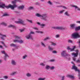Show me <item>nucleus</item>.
I'll list each match as a JSON object with an SVG mask.
<instances>
[{
    "mask_svg": "<svg viewBox=\"0 0 80 80\" xmlns=\"http://www.w3.org/2000/svg\"><path fill=\"white\" fill-rule=\"evenodd\" d=\"M17 5L16 4H14L13 5H12L9 4L8 6H5V4H2L1 5H0V8H10L12 10H13L15 8L17 7Z\"/></svg>",
    "mask_w": 80,
    "mask_h": 80,
    "instance_id": "nucleus-1",
    "label": "nucleus"
},
{
    "mask_svg": "<svg viewBox=\"0 0 80 80\" xmlns=\"http://www.w3.org/2000/svg\"><path fill=\"white\" fill-rule=\"evenodd\" d=\"M36 17H42V19L45 21L47 20V19L48 18L47 17V14L46 13L41 15L38 13H37L36 14Z\"/></svg>",
    "mask_w": 80,
    "mask_h": 80,
    "instance_id": "nucleus-2",
    "label": "nucleus"
},
{
    "mask_svg": "<svg viewBox=\"0 0 80 80\" xmlns=\"http://www.w3.org/2000/svg\"><path fill=\"white\" fill-rule=\"evenodd\" d=\"M15 38L17 39H15L13 40V42L14 43H16V42H18V43H23V41L22 40H19L20 39V37H18L17 36H14Z\"/></svg>",
    "mask_w": 80,
    "mask_h": 80,
    "instance_id": "nucleus-3",
    "label": "nucleus"
},
{
    "mask_svg": "<svg viewBox=\"0 0 80 80\" xmlns=\"http://www.w3.org/2000/svg\"><path fill=\"white\" fill-rule=\"evenodd\" d=\"M71 37L73 38H80V36L78 32H74L72 34Z\"/></svg>",
    "mask_w": 80,
    "mask_h": 80,
    "instance_id": "nucleus-4",
    "label": "nucleus"
},
{
    "mask_svg": "<svg viewBox=\"0 0 80 80\" xmlns=\"http://www.w3.org/2000/svg\"><path fill=\"white\" fill-rule=\"evenodd\" d=\"M72 69H74L76 71V72H78V77L79 78V79H80V70L79 69H77V67H76L75 66V64H74L73 66H72Z\"/></svg>",
    "mask_w": 80,
    "mask_h": 80,
    "instance_id": "nucleus-5",
    "label": "nucleus"
},
{
    "mask_svg": "<svg viewBox=\"0 0 80 80\" xmlns=\"http://www.w3.org/2000/svg\"><path fill=\"white\" fill-rule=\"evenodd\" d=\"M35 33L31 31L30 33L26 36L25 37L27 39H30L32 38V34H34Z\"/></svg>",
    "mask_w": 80,
    "mask_h": 80,
    "instance_id": "nucleus-6",
    "label": "nucleus"
},
{
    "mask_svg": "<svg viewBox=\"0 0 80 80\" xmlns=\"http://www.w3.org/2000/svg\"><path fill=\"white\" fill-rule=\"evenodd\" d=\"M67 51L66 50H64L62 51L61 53V55L64 57H66L67 56H70V55L68 54H66Z\"/></svg>",
    "mask_w": 80,
    "mask_h": 80,
    "instance_id": "nucleus-7",
    "label": "nucleus"
},
{
    "mask_svg": "<svg viewBox=\"0 0 80 80\" xmlns=\"http://www.w3.org/2000/svg\"><path fill=\"white\" fill-rule=\"evenodd\" d=\"M76 53H75L74 52L72 53V56H73L74 57H77L78 56V50H77L76 51Z\"/></svg>",
    "mask_w": 80,
    "mask_h": 80,
    "instance_id": "nucleus-8",
    "label": "nucleus"
},
{
    "mask_svg": "<svg viewBox=\"0 0 80 80\" xmlns=\"http://www.w3.org/2000/svg\"><path fill=\"white\" fill-rule=\"evenodd\" d=\"M71 6L72 7L74 8L76 10H77L78 11H80V8H79L77 6L72 5Z\"/></svg>",
    "mask_w": 80,
    "mask_h": 80,
    "instance_id": "nucleus-9",
    "label": "nucleus"
},
{
    "mask_svg": "<svg viewBox=\"0 0 80 80\" xmlns=\"http://www.w3.org/2000/svg\"><path fill=\"white\" fill-rule=\"evenodd\" d=\"M16 23H23V21L22 19H19L18 21H16L15 22Z\"/></svg>",
    "mask_w": 80,
    "mask_h": 80,
    "instance_id": "nucleus-10",
    "label": "nucleus"
},
{
    "mask_svg": "<svg viewBox=\"0 0 80 80\" xmlns=\"http://www.w3.org/2000/svg\"><path fill=\"white\" fill-rule=\"evenodd\" d=\"M37 23L39 25H40L41 27V28H44L45 27V24H40V22H38Z\"/></svg>",
    "mask_w": 80,
    "mask_h": 80,
    "instance_id": "nucleus-11",
    "label": "nucleus"
},
{
    "mask_svg": "<svg viewBox=\"0 0 80 80\" xmlns=\"http://www.w3.org/2000/svg\"><path fill=\"white\" fill-rule=\"evenodd\" d=\"M66 77L68 78H72V79H74V78H75L74 76L70 74L67 75Z\"/></svg>",
    "mask_w": 80,
    "mask_h": 80,
    "instance_id": "nucleus-12",
    "label": "nucleus"
},
{
    "mask_svg": "<svg viewBox=\"0 0 80 80\" xmlns=\"http://www.w3.org/2000/svg\"><path fill=\"white\" fill-rule=\"evenodd\" d=\"M75 24H72L70 25V28L71 29H73L75 28Z\"/></svg>",
    "mask_w": 80,
    "mask_h": 80,
    "instance_id": "nucleus-13",
    "label": "nucleus"
},
{
    "mask_svg": "<svg viewBox=\"0 0 80 80\" xmlns=\"http://www.w3.org/2000/svg\"><path fill=\"white\" fill-rule=\"evenodd\" d=\"M0 35H1L2 36L1 38L2 39V40H4V38L6 37V35L2 34L1 32H0Z\"/></svg>",
    "mask_w": 80,
    "mask_h": 80,
    "instance_id": "nucleus-14",
    "label": "nucleus"
},
{
    "mask_svg": "<svg viewBox=\"0 0 80 80\" xmlns=\"http://www.w3.org/2000/svg\"><path fill=\"white\" fill-rule=\"evenodd\" d=\"M1 52L2 53H3V54H4L5 55V57H8V55H7V54L5 52V51H1Z\"/></svg>",
    "mask_w": 80,
    "mask_h": 80,
    "instance_id": "nucleus-15",
    "label": "nucleus"
},
{
    "mask_svg": "<svg viewBox=\"0 0 80 80\" xmlns=\"http://www.w3.org/2000/svg\"><path fill=\"white\" fill-rule=\"evenodd\" d=\"M17 2H21V1H20L19 0H14V1H12V3L13 4H15Z\"/></svg>",
    "mask_w": 80,
    "mask_h": 80,
    "instance_id": "nucleus-16",
    "label": "nucleus"
},
{
    "mask_svg": "<svg viewBox=\"0 0 80 80\" xmlns=\"http://www.w3.org/2000/svg\"><path fill=\"white\" fill-rule=\"evenodd\" d=\"M56 29L57 30L63 29V27H56Z\"/></svg>",
    "mask_w": 80,
    "mask_h": 80,
    "instance_id": "nucleus-17",
    "label": "nucleus"
},
{
    "mask_svg": "<svg viewBox=\"0 0 80 80\" xmlns=\"http://www.w3.org/2000/svg\"><path fill=\"white\" fill-rule=\"evenodd\" d=\"M32 74L30 73H27L26 74V76L28 77H31Z\"/></svg>",
    "mask_w": 80,
    "mask_h": 80,
    "instance_id": "nucleus-18",
    "label": "nucleus"
},
{
    "mask_svg": "<svg viewBox=\"0 0 80 80\" xmlns=\"http://www.w3.org/2000/svg\"><path fill=\"white\" fill-rule=\"evenodd\" d=\"M48 49L49 50V51H52V50H53V48L51 47L50 46H48Z\"/></svg>",
    "mask_w": 80,
    "mask_h": 80,
    "instance_id": "nucleus-19",
    "label": "nucleus"
},
{
    "mask_svg": "<svg viewBox=\"0 0 80 80\" xmlns=\"http://www.w3.org/2000/svg\"><path fill=\"white\" fill-rule=\"evenodd\" d=\"M0 25H3L4 26H7V23H5V22H2L0 23Z\"/></svg>",
    "mask_w": 80,
    "mask_h": 80,
    "instance_id": "nucleus-20",
    "label": "nucleus"
},
{
    "mask_svg": "<svg viewBox=\"0 0 80 80\" xmlns=\"http://www.w3.org/2000/svg\"><path fill=\"white\" fill-rule=\"evenodd\" d=\"M24 8V5H22L18 7V8L19 9H23V8Z\"/></svg>",
    "mask_w": 80,
    "mask_h": 80,
    "instance_id": "nucleus-21",
    "label": "nucleus"
},
{
    "mask_svg": "<svg viewBox=\"0 0 80 80\" xmlns=\"http://www.w3.org/2000/svg\"><path fill=\"white\" fill-rule=\"evenodd\" d=\"M80 29V26L76 27L75 28V30L76 31H77L78 30H79Z\"/></svg>",
    "mask_w": 80,
    "mask_h": 80,
    "instance_id": "nucleus-22",
    "label": "nucleus"
},
{
    "mask_svg": "<svg viewBox=\"0 0 80 80\" xmlns=\"http://www.w3.org/2000/svg\"><path fill=\"white\" fill-rule=\"evenodd\" d=\"M64 15L66 16H68V17H69L70 16V14H68V12L67 11H66L65 12Z\"/></svg>",
    "mask_w": 80,
    "mask_h": 80,
    "instance_id": "nucleus-23",
    "label": "nucleus"
},
{
    "mask_svg": "<svg viewBox=\"0 0 80 80\" xmlns=\"http://www.w3.org/2000/svg\"><path fill=\"white\" fill-rule=\"evenodd\" d=\"M73 48H72L71 50V52H73L74 51L75 49L76 48V46H73L72 47Z\"/></svg>",
    "mask_w": 80,
    "mask_h": 80,
    "instance_id": "nucleus-24",
    "label": "nucleus"
},
{
    "mask_svg": "<svg viewBox=\"0 0 80 80\" xmlns=\"http://www.w3.org/2000/svg\"><path fill=\"white\" fill-rule=\"evenodd\" d=\"M10 47H16V45L13 43L10 44Z\"/></svg>",
    "mask_w": 80,
    "mask_h": 80,
    "instance_id": "nucleus-25",
    "label": "nucleus"
},
{
    "mask_svg": "<svg viewBox=\"0 0 80 80\" xmlns=\"http://www.w3.org/2000/svg\"><path fill=\"white\" fill-rule=\"evenodd\" d=\"M45 80V78H38V80Z\"/></svg>",
    "mask_w": 80,
    "mask_h": 80,
    "instance_id": "nucleus-26",
    "label": "nucleus"
},
{
    "mask_svg": "<svg viewBox=\"0 0 80 80\" xmlns=\"http://www.w3.org/2000/svg\"><path fill=\"white\" fill-rule=\"evenodd\" d=\"M8 27H10V28L12 27V28H15V26L12 25V24H10L8 26Z\"/></svg>",
    "mask_w": 80,
    "mask_h": 80,
    "instance_id": "nucleus-27",
    "label": "nucleus"
},
{
    "mask_svg": "<svg viewBox=\"0 0 80 80\" xmlns=\"http://www.w3.org/2000/svg\"><path fill=\"white\" fill-rule=\"evenodd\" d=\"M68 43H72L73 41L69 39L68 40Z\"/></svg>",
    "mask_w": 80,
    "mask_h": 80,
    "instance_id": "nucleus-28",
    "label": "nucleus"
},
{
    "mask_svg": "<svg viewBox=\"0 0 80 80\" xmlns=\"http://www.w3.org/2000/svg\"><path fill=\"white\" fill-rule=\"evenodd\" d=\"M40 65H41V66H42V67H44V66L45 65V64L43 62H41L40 63Z\"/></svg>",
    "mask_w": 80,
    "mask_h": 80,
    "instance_id": "nucleus-29",
    "label": "nucleus"
},
{
    "mask_svg": "<svg viewBox=\"0 0 80 80\" xmlns=\"http://www.w3.org/2000/svg\"><path fill=\"white\" fill-rule=\"evenodd\" d=\"M58 7H62V8H64V9H67V7H65V6H58Z\"/></svg>",
    "mask_w": 80,
    "mask_h": 80,
    "instance_id": "nucleus-30",
    "label": "nucleus"
},
{
    "mask_svg": "<svg viewBox=\"0 0 80 80\" xmlns=\"http://www.w3.org/2000/svg\"><path fill=\"white\" fill-rule=\"evenodd\" d=\"M36 32V33H43V32L39 31H37Z\"/></svg>",
    "mask_w": 80,
    "mask_h": 80,
    "instance_id": "nucleus-31",
    "label": "nucleus"
},
{
    "mask_svg": "<svg viewBox=\"0 0 80 80\" xmlns=\"http://www.w3.org/2000/svg\"><path fill=\"white\" fill-rule=\"evenodd\" d=\"M12 65H15L16 64V62L15 61L12 60Z\"/></svg>",
    "mask_w": 80,
    "mask_h": 80,
    "instance_id": "nucleus-32",
    "label": "nucleus"
},
{
    "mask_svg": "<svg viewBox=\"0 0 80 80\" xmlns=\"http://www.w3.org/2000/svg\"><path fill=\"white\" fill-rule=\"evenodd\" d=\"M50 66L47 65L46 66L45 68L47 70H48L49 68H50Z\"/></svg>",
    "mask_w": 80,
    "mask_h": 80,
    "instance_id": "nucleus-33",
    "label": "nucleus"
},
{
    "mask_svg": "<svg viewBox=\"0 0 80 80\" xmlns=\"http://www.w3.org/2000/svg\"><path fill=\"white\" fill-rule=\"evenodd\" d=\"M50 69L51 70H54L55 69V67L54 66H52L50 67Z\"/></svg>",
    "mask_w": 80,
    "mask_h": 80,
    "instance_id": "nucleus-34",
    "label": "nucleus"
},
{
    "mask_svg": "<svg viewBox=\"0 0 80 80\" xmlns=\"http://www.w3.org/2000/svg\"><path fill=\"white\" fill-rule=\"evenodd\" d=\"M48 39H50V38H49V37H47L43 39V41H46V40H48Z\"/></svg>",
    "mask_w": 80,
    "mask_h": 80,
    "instance_id": "nucleus-35",
    "label": "nucleus"
},
{
    "mask_svg": "<svg viewBox=\"0 0 80 80\" xmlns=\"http://www.w3.org/2000/svg\"><path fill=\"white\" fill-rule=\"evenodd\" d=\"M51 45H53V46H55L56 45V43L53 42H51Z\"/></svg>",
    "mask_w": 80,
    "mask_h": 80,
    "instance_id": "nucleus-36",
    "label": "nucleus"
},
{
    "mask_svg": "<svg viewBox=\"0 0 80 80\" xmlns=\"http://www.w3.org/2000/svg\"><path fill=\"white\" fill-rule=\"evenodd\" d=\"M71 49H71V48H70V46H68V47H67V50H70V52H71Z\"/></svg>",
    "mask_w": 80,
    "mask_h": 80,
    "instance_id": "nucleus-37",
    "label": "nucleus"
},
{
    "mask_svg": "<svg viewBox=\"0 0 80 80\" xmlns=\"http://www.w3.org/2000/svg\"><path fill=\"white\" fill-rule=\"evenodd\" d=\"M27 57V55H25L24 56H23L22 58L23 59H25Z\"/></svg>",
    "mask_w": 80,
    "mask_h": 80,
    "instance_id": "nucleus-38",
    "label": "nucleus"
},
{
    "mask_svg": "<svg viewBox=\"0 0 80 80\" xmlns=\"http://www.w3.org/2000/svg\"><path fill=\"white\" fill-rule=\"evenodd\" d=\"M16 73H17V72H14L12 73L11 75H15V74Z\"/></svg>",
    "mask_w": 80,
    "mask_h": 80,
    "instance_id": "nucleus-39",
    "label": "nucleus"
},
{
    "mask_svg": "<svg viewBox=\"0 0 80 80\" xmlns=\"http://www.w3.org/2000/svg\"><path fill=\"white\" fill-rule=\"evenodd\" d=\"M3 78H4V79H7L8 77L7 76H4L3 77Z\"/></svg>",
    "mask_w": 80,
    "mask_h": 80,
    "instance_id": "nucleus-40",
    "label": "nucleus"
},
{
    "mask_svg": "<svg viewBox=\"0 0 80 80\" xmlns=\"http://www.w3.org/2000/svg\"><path fill=\"white\" fill-rule=\"evenodd\" d=\"M27 21L30 22V23H32V21L31 20H29L28 19H27Z\"/></svg>",
    "mask_w": 80,
    "mask_h": 80,
    "instance_id": "nucleus-41",
    "label": "nucleus"
},
{
    "mask_svg": "<svg viewBox=\"0 0 80 80\" xmlns=\"http://www.w3.org/2000/svg\"><path fill=\"white\" fill-rule=\"evenodd\" d=\"M29 10H32V9H33V7H29L28 8Z\"/></svg>",
    "mask_w": 80,
    "mask_h": 80,
    "instance_id": "nucleus-42",
    "label": "nucleus"
},
{
    "mask_svg": "<svg viewBox=\"0 0 80 80\" xmlns=\"http://www.w3.org/2000/svg\"><path fill=\"white\" fill-rule=\"evenodd\" d=\"M64 11H65V10H62L61 11H59V13H63V12H64Z\"/></svg>",
    "mask_w": 80,
    "mask_h": 80,
    "instance_id": "nucleus-43",
    "label": "nucleus"
},
{
    "mask_svg": "<svg viewBox=\"0 0 80 80\" xmlns=\"http://www.w3.org/2000/svg\"><path fill=\"white\" fill-rule=\"evenodd\" d=\"M76 62L77 63H80V59H78V60H77L76 61Z\"/></svg>",
    "mask_w": 80,
    "mask_h": 80,
    "instance_id": "nucleus-44",
    "label": "nucleus"
},
{
    "mask_svg": "<svg viewBox=\"0 0 80 80\" xmlns=\"http://www.w3.org/2000/svg\"><path fill=\"white\" fill-rule=\"evenodd\" d=\"M41 45H42V46H43V47H45V44H44V43H43L42 42H41Z\"/></svg>",
    "mask_w": 80,
    "mask_h": 80,
    "instance_id": "nucleus-45",
    "label": "nucleus"
},
{
    "mask_svg": "<svg viewBox=\"0 0 80 80\" xmlns=\"http://www.w3.org/2000/svg\"><path fill=\"white\" fill-rule=\"evenodd\" d=\"M55 37H56V38H59V37H60V35L58 34H57L56 35Z\"/></svg>",
    "mask_w": 80,
    "mask_h": 80,
    "instance_id": "nucleus-46",
    "label": "nucleus"
},
{
    "mask_svg": "<svg viewBox=\"0 0 80 80\" xmlns=\"http://www.w3.org/2000/svg\"><path fill=\"white\" fill-rule=\"evenodd\" d=\"M1 43H2V44H3L4 46L5 47H7V46L5 45L3 42H2Z\"/></svg>",
    "mask_w": 80,
    "mask_h": 80,
    "instance_id": "nucleus-47",
    "label": "nucleus"
},
{
    "mask_svg": "<svg viewBox=\"0 0 80 80\" xmlns=\"http://www.w3.org/2000/svg\"><path fill=\"white\" fill-rule=\"evenodd\" d=\"M33 29H34V30H38V29L36 27L33 28Z\"/></svg>",
    "mask_w": 80,
    "mask_h": 80,
    "instance_id": "nucleus-48",
    "label": "nucleus"
},
{
    "mask_svg": "<svg viewBox=\"0 0 80 80\" xmlns=\"http://www.w3.org/2000/svg\"><path fill=\"white\" fill-rule=\"evenodd\" d=\"M48 4H49V5H52V2H51L49 1L48 2Z\"/></svg>",
    "mask_w": 80,
    "mask_h": 80,
    "instance_id": "nucleus-49",
    "label": "nucleus"
},
{
    "mask_svg": "<svg viewBox=\"0 0 80 80\" xmlns=\"http://www.w3.org/2000/svg\"><path fill=\"white\" fill-rule=\"evenodd\" d=\"M53 53H57V52L56 51H52Z\"/></svg>",
    "mask_w": 80,
    "mask_h": 80,
    "instance_id": "nucleus-50",
    "label": "nucleus"
},
{
    "mask_svg": "<svg viewBox=\"0 0 80 80\" xmlns=\"http://www.w3.org/2000/svg\"><path fill=\"white\" fill-rule=\"evenodd\" d=\"M77 43L78 44L79 47H80V40H79V42H78Z\"/></svg>",
    "mask_w": 80,
    "mask_h": 80,
    "instance_id": "nucleus-51",
    "label": "nucleus"
},
{
    "mask_svg": "<svg viewBox=\"0 0 80 80\" xmlns=\"http://www.w3.org/2000/svg\"><path fill=\"white\" fill-rule=\"evenodd\" d=\"M73 61H75V60H76V58L74 57L73 58Z\"/></svg>",
    "mask_w": 80,
    "mask_h": 80,
    "instance_id": "nucleus-52",
    "label": "nucleus"
},
{
    "mask_svg": "<svg viewBox=\"0 0 80 80\" xmlns=\"http://www.w3.org/2000/svg\"><path fill=\"white\" fill-rule=\"evenodd\" d=\"M52 28H53V29H56V27H55V26L52 27Z\"/></svg>",
    "mask_w": 80,
    "mask_h": 80,
    "instance_id": "nucleus-53",
    "label": "nucleus"
},
{
    "mask_svg": "<svg viewBox=\"0 0 80 80\" xmlns=\"http://www.w3.org/2000/svg\"><path fill=\"white\" fill-rule=\"evenodd\" d=\"M64 78H65V76H63L62 77V80H64Z\"/></svg>",
    "mask_w": 80,
    "mask_h": 80,
    "instance_id": "nucleus-54",
    "label": "nucleus"
},
{
    "mask_svg": "<svg viewBox=\"0 0 80 80\" xmlns=\"http://www.w3.org/2000/svg\"><path fill=\"white\" fill-rule=\"evenodd\" d=\"M20 31L21 32H23V31H24V29H20Z\"/></svg>",
    "mask_w": 80,
    "mask_h": 80,
    "instance_id": "nucleus-55",
    "label": "nucleus"
},
{
    "mask_svg": "<svg viewBox=\"0 0 80 80\" xmlns=\"http://www.w3.org/2000/svg\"><path fill=\"white\" fill-rule=\"evenodd\" d=\"M50 62H55L54 59H52L50 60Z\"/></svg>",
    "mask_w": 80,
    "mask_h": 80,
    "instance_id": "nucleus-56",
    "label": "nucleus"
},
{
    "mask_svg": "<svg viewBox=\"0 0 80 80\" xmlns=\"http://www.w3.org/2000/svg\"><path fill=\"white\" fill-rule=\"evenodd\" d=\"M76 23H80V21H77Z\"/></svg>",
    "mask_w": 80,
    "mask_h": 80,
    "instance_id": "nucleus-57",
    "label": "nucleus"
},
{
    "mask_svg": "<svg viewBox=\"0 0 80 80\" xmlns=\"http://www.w3.org/2000/svg\"><path fill=\"white\" fill-rule=\"evenodd\" d=\"M8 16V14H4V16Z\"/></svg>",
    "mask_w": 80,
    "mask_h": 80,
    "instance_id": "nucleus-58",
    "label": "nucleus"
},
{
    "mask_svg": "<svg viewBox=\"0 0 80 80\" xmlns=\"http://www.w3.org/2000/svg\"><path fill=\"white\" fill-rule=\"evenodd\" d=\"M0 48H3V46H2L0 45Z\"/></svg>",
    "mask_w": 80,
    "mask_h": 80,
    "instance_id": "nucleus-59",
    "label": "nucleus"
},
{
    "mask_svg": "<svg viewBox=\"0 0 80 80\" xmlns=\"http://www.w3.org/2000/svg\"><path fill=\"white\" fill-rule=\"evenodd\" d=\"M2 62V60L0 59V63H1V62Z\"/></svg>",
    "mask_w": 80,
    "mask_h": 80,
    "instance_id": "nucleus-60",
    "label": "nucleus"
},
{
    "mask_svg": "<svg viewBox=\"0 0 80 80\" xmlns=\"http://www.w3.org/2000/svg\"><path fill=\"white\" fill-rule=\"evenodd\" d=\"M41 1H42V2H43L44 1V0H40Z\"/></svg>",
    "mask_w": 80,
    "mask_h": 80,
    "instance_id": "nucleus-61",
    "label": "nucleus"
},
{
    "mask_svg": "<svg viewBox=\"0 0 80 80\" xmlns=\"http://www.w3.org/2000/svg\"><path fill=\"white\" fill-rule=\"evenodd\" d=\"M12 50L13 51H14V50H15V49H12Z\"/></svg>",
    "mask_w": 80,
    "mask_h": 80,
    "instance_id": "nucleus-62",
    "label": "nucleus"
},
{
    "mask_svg": "<svg viewBox=\"0 0 80 80\" xmlns=\"http://www.w3.org/2000/svg\"><path fill=\"white\" fill-rule=\"evenodd\" d=\"M71 63H72V64H73V62H72Z\"/></svg>",
    "mask_w": 80,
    "mask_h": 80,
    "instance_id": "nucleus-63",
    "label": "nucleus"
}]
</instances>
